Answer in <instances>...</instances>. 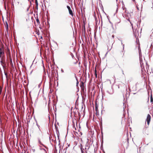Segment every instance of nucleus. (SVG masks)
I'll return each mask as SVG.
<instances>
[{"instance_id": "nucleus-19", "label": "nucleus", "mask_w": 153, "mask_h": 153, "mask_svg": "<svg viewBox=\"0 0 153 153\" xmlns=\"http://www.w3.org/2000/svg\"><path fill=\"white\" fill-rule=\"evenodd\" d=\"M111 37L112 38L114 39V35L113 34H112L111 35V34H110V36H111Z\"/></svg>"}, {"instance_id": "nucleus-10", "label": "nucleus", "mask_w": 153, "mask_h": 153, "mask_svg": "<svg viewBox=\"0 0 153 153\" xmlns=\"http://www.w3.org/2000/svg\"><path fill=\"white\" fill-rule=\"evenodd\" d=\"M80 87L82 89H84V84L82 82H81L80 83Z\"/></svg>"}, {"instance_id": "nucleus-13", "label": "nucleus", "mask_w": 153, "mask_h": 153, "mask_svg": "<svg viewBox=\"0 0 153 153\" xmlns=\"http://www.w3.org/2000/svg\"><path fill=\"white\" fill-rule=\"evenodd\" d=\"M85 152H86V153H87V150H86V148H87V147H88V145L87 144H86L85 145Z\"/></svg>"}, {"instance_id": "nucleus-11", "label": "nucleus", "mask_w": 153, "mask_h": 153, "mask_svg": "<svg viewBox=\"0 0 153 153\" xmlns=\"http://www.w3.org/2000/svg\"><path fill=\"white\" fill-rule=\"evenodd\" d=\"M41 152L43 153H47V152L45 149H41Z\"/></svg>"}, {"instance_id": "nucleus-26", "label": "nucleus", "mask_w": 153, "mask_h": 153, "mask_svg": "<svg viewBox=\"0 0 153 153\" xmlns=\"http://www.w3.org/2000/svg\"><path fill=\"white\" fill-rule=\"evenodd\" d=\"M49 103L48 104V106H49Z\"/></svg>"}, {"instance_id": "nucleus-20", "label": "nucleus", "mask_w": 153, "mask_h": 153, "mask_svg": "<svg viewBox=\"0 0 153 153\" xmlns=\"http://www.w3.org/2000/svg\"><path fill=\"white\" fill-rule=\"evenodd\" d=\"M152 108L153 109V102H152Z\"/></svg>"}, {"instance_id": "nucleus-1", "label": "nucleus", "mask_w": 153, "mask_h": 153, "mask_svg": "<svg viewBox=\"0 0 153 153\" xmlns=\"http://www.w3.org/2000/svg\"><path fill=\"white\" fill-rule=\"evenodd\" d=\"M5 57L4 49L3 47L0 48V58Z\"/></svg>"}, {"instance_id": "nucleus-8", "label": "nucleus", "mask_w": 153, "mask_h": 153, "mask_svg": "<svg viewBox=\"0 0 153 153\" xmlns=\"http://www.w3.org/2000/svg\"><path fill=\"white\" fill-rule=\"evenodd\" d=\"M95 108L96 111L95 114H96V115H99V114L98 112V108L95 107Z\"/></svg>"}, {"instance_id": "nucleus-25", "label": "nucleus", "mask_w": 153, "mask_h": 153, "mask_svg": "<svg viewBox=\"0 0 153 153\" xmlns=\"http://www.w3.org/2000/svg\"><path fill=\"white\" fill-rule=\"evenodd\" d=\"M8 28V25H7V28Z\"/></svg>"}, {"instance_id": "nucleus-12", "label": "nucleus", "mask_w": 153, "mask_h": 153, "mask_svg": "<svg viewBox=\"0 0 153 153\" xmlns=\"http://www.w3.org/2000/svg\"><path fill=\"white\" fill-rule=\"evenodd\" d=\"M85 31V25H84L82 26V31L83 32V31Z\"/></svg>"}, {"instance_id": "nucleus-3", "label": "nucleus", "mask_w": 153, "mask_h": 153, "mask_svg": "<svg viewBox=\"0 0 153 153\" xmlns=\"http://www.w3.org/2000/svg\"><path fill=\"white\" fill-rule=\"evenodd\" d=\"M0 62L2 66H4L6 65V62L5 60V57L0 58Z\"/></svg>"}, {"instance_id": "nucleus-16", "label": "nucleus", "mask_w": 153, "mask_h": 153, "mask_svg": "<svg viewBox=\"0 0 153 153\" xmlns=\"http://www.w3.org/2000/svg\"><path fill=\"white\" fill-rule=\"evenodd\" d=\"M80 149L81 150L82 153H83L84 152L83 151V150H84V149H83L82 147H81L80 148Z\"/></svg>"}, {"instance_id": "nucleus-24", "label": "nucleus", "mask_w": 153, "mask_h": 153, "mask_svg": "<svg viewBox=\"0 0 153 153\" xmlns=\"http://www.w3.org/2000/svg\"><path fill=\"white\" fill-rule=\"evenodd\" d=\"M146 65H147V62L146 63Z\"/></svg>"}, {"instance_id": "nucleus-22", "label": "nucleus", "mask_w": 153, "mask_h": 153, "mask_svg": "<svg viewBox=\"0 0 153 153\" xmlns=\"http://www.w3.org/2000/svg\"><path fill=\"white\" fill-rule=\"evenodd\" d=\"M95 75L97 77V74L96 73H95Z\"/></svg>"}, {"instance_id": "nucleus-5", "label": "nucleus", "mask_w": 153, "mask_h": 153, "mask_svg": "<svg viewBox=\"0 0 153 153\" xmlns=\"http://www.w3.org/2000/svg\"><path fill=\"white\" fill-rule=\"evenodd\" d=\"M151 118V117L150 115L149 114H148L147 115V118L146 119V121L147 122V123L148 125H149V124Z\"/></svg>"}, {"instance_id": "nucleus-23", "label": "nucleus", "mask_w": 153, "mask_h": 153, "mask_svg": "<svg viewBox=\"0 0 153 153\" xmlns=\"http://www.w3.org/2000/svg\"><path fill=\"white\" fill-rule=\"evenodd\" d=\"M80 146H81V147H82V145L81 144H80Z\"/></svg>"}, {"instance_id": "nucleus-15", "label": "nucleus", "mask_w": 153, "mask_h": 153, "mask_svg": "<svg viewBox=\"0 0 153 153\" xmlns=\"http://www.w3.org/2000/svg\"><path fill=\"white\" fill-rule=\"evenodd\" d=\"M36 21L38 24L40 23V22L38 18L36 19Z\"/></svg>"}, {"instance_id": "nucleus-9", "label": "nucleus", "mask_w": 153, "mask_h": 153, "mask_svg": "<svg viewBox=\"0 0 153 153\" xmlns=\"http://www.w3.org/2000/svg\"><path fill=\"white\" fill-rule=\"evenodd\" d=\"M120 85H122V86L123 87H125V85L122 82H120L119 84V86H118V88H120Z\"/></svg>"}, {"instance_id": "nucleus-6", "label": "nucleus", "mask_w": 153, "mask_h": 153, "mask_svg": "<svg viewBox=\"0 0 153 153\" xmlns=\"http://www.w3.org/2000/svg\"><path fill=\"white\" fill-rule=\"evenodd\" d=\"M133 30V33L135 36L139 35V32L138 30H137V29H136V30Z\"/></svg>"}, {"instance_id": "nucleus-21", "label": "nucleus", "mask_w": 153, "mask_h": 153, "mask_svg": "<svg viewBox=\"0 0 153 153\" xmlns=\"http://www.w3.org/2000/svg\"><path fill=\"white\" fill-rule=\"evenodd\" d=\"M39 143H40V144H41V141H40V140H39Z\"/></svg>"}, {"instance_id": "nucleus-4", "label": "nucleus", "mask_w": 153, "mask_h": 153, "mask_svg": "<svg viewBox=\"0 0 153 153\" xmlns=\"http://www.w3.org/2000/svg\"><path fill=\"white\" fill-rule=\"evenodd\" d=\"M67 7L68 9L69 13L72 16H73L74 14L73 11L71 10L70 7L68 6H67Z\"/></svg>"}, {"instance_id": "nucleus-17", "label": "nucleus", "mask_w": 153, "mask_h": 153, "mask_svg": "<svg viewBox=\"0 0 153 153\" xmlns=\"http://www.w3.org/2000/svg\"><path fill=\"white\" fill-rule=\"evenodd\" d=\"M98 105L97 104V102H96L95 103V107L98 108Z\"/></svg>"}, {"instance_id": "nucleus-14", "label": "nucleus", "mask_w": 153, "mask_h": 153, "mask_svg": "<svg viewBox=\"0 0 153 153\" xmlns=\"http://www.w3.org/2000/svg\"><path fill=\"white\" fill-rule=\"evenodd\" d=\"M150 101L151 103L153 102V99L152 97V96L151 95L150 97Z\"/></svg>"}, {"instance_id": "nucleus-2", "label": "nucleus", "mask_w": 153, "mask_h": 153, "mask_svg": "<svg viewBox=\"0 0 153 153\" xmlns=\"http://www.w3.org/2000/svg\"><path fill=\"white\" fill-rule=\"evenodd\" d=\"M123 56L124 53L123 51L118 52L117 54V57L119 59L123 58Z\"/></svg>"}, {"instance_id": "nucleus-18", "label": "nucleus", "mask_w": 153, "mask_h": 153, "mask_svg": "<svg viewBox=\"0 0 153 153\" xmlns=\"http://www.w3.org/2000/svg\"><path fill=\"white\" fill-rule=\"evenodd\" d=\"M2 89L0 87V94H1Z\"/></svg>"}, {"instance_id": "nucleus-7", "label": "nucleus", "mask_w": 153, "mask_h": 153, "mask_svg": "<svg viewBox=\"0 0 153 153\" xmlns=\"http://www.w3.org/2000/svg\"><path fill=\"white\" fill-rule=\"evenodd\" d=\"M140 66L142 68V69H143L144 68V66L143 65V62L142 60H141V59H140Z\"/></svg>"}]
</instances>
